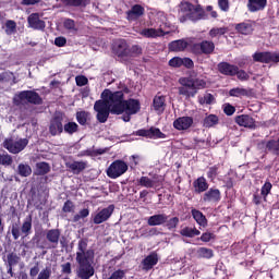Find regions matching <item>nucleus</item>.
<instances>
[{"label":"nucleus","mask_w":279,"mask_h":279,"mask_svg":"<svg viewBox=\"0 0 279 279\" xmlns=\"http://www.w3.org/2000/svg\"><path fill=\"white\" fill-rule=\"evenodd\" d=\"M197 256H199V258L210 259L215 256V253L213 252L211 248L201 247L197 250Z\"/></svg>","instance_id":"nucleus-33"},{"label":"nucleus","mask_w":279,"mask_h":279,"mask_svg":"<svg viewBox=\"0 0 279 279\" xmlns=\"http://www.w3.org/2000/svg\"><path fill=\"white\" fill-rule=\"evenodd\" d=\"M219 123V118L215 114H209L204 119L203 125L204 128H214Z\"/></svg>","instance_id":"nucleus-32"},{"label":"nucleus","mask_w":279,"mask_h":279,"mask_svg":"<svg viewBox=\"0 0 279 279\" xmlns=\"http://www.w3.org/2000/svg\"><path fill=\"white\" fill-rule=\"evenodd\" d=\"M218 5L220 10H222V12H228V10H230V4L228 0H219Z\"/></svg>","instance_id":"nucleus-56"},{"label":"nucleus","mask_w":279,"mask_h":279,"mask_svg":"<svg viewBox=\"0 0 279 279\" xmlns=\"http://www.w3.org/2000/svg\"><path fill=\"white\" fill-rule=\"evenodd\" d=\"M165 101V96H155L153 107L158 114H162L165 112V108H167V104Z\"/></svg>","instance_id":"nucleus-19"},{"label":"nucleus","mask_w":279,"mask_h":279,"mask_svg":"<svg viewBox=\"0 0 279 279\" xmlns=\"http://www.w3.org/2000/svg\"><path fill=\"white\" fill-rule=\"evenodd\" d=\"M62 274H71V263L61 265Z\"/></svg>","instance_id":"nucleus-62"},{"label":"nucleus","mask_w":279,"mask_h":279,"mask_svg":"<svg viewBox=\"0 0 279 279\" xmlns=\"http://www.w3.org/2000/svg\"><path fill=\"white\" fill-rule=\"evenodd\" d=\"M54 45L57 47H64V45H66V38H64V37H57L54 39Z\"/></svg>","instance_id":"nucleus-59"},{"label":"nucleus","mask_w":279,"mask_h":279,"mask_svg":"<svg viewBox=\"0 0 279 279\" xmlns=\"http://www.w3.org/2000/svg\"><path fill=\"white\" fill-rule=\"evenodd\" d=\"M267 149L274 151L275 154H279V145L277 141L268 142Z\"/></svg>","instance_id":"nucleus-50"},{"label":"nucleus","mask_w":279,"mask_h":279,"mask_svg":"<svg viewBox=\"0 0 279 279\" xmlns=\"http://www.w3.org/2000/svg\"><path fill=\"white\" fill-rule=\"evenodd\" d=\"M223 34H228L227 27H215L209 31L210 38H219L223 36Z\"/></svg>","instance_id":"nucleus-36"},{"label":"nucleus","mask_w":279,"mask_h":279,"mask_svg":"<svg viewBox=\"0 0 279 279\" xmlns=\"http://www.w3.org/2000/svg\"><path fill=\"white\" fill-rule=\"evenodd\" d=\"M254 62H264L268 64V62H279V53L271 52H256L253 54Z\"/></svg>","instance_id":"nucleus-10"},{"label":"nucleus","mask_w":279,"mask_h":279,"mask_svg":"<svg viewBox=\"0 0 279 279\" xmlns=\"http://www.w3.org/2000/svg\"><path fill=\"white\" fill-rule=\"evenodd\" d=\"M49 132L51 136H58L64 132V126L62 125V119L53 118L50 122Z\"/></svg>","instance_id":"nucleus-13"},{"label":"nucleus","mask_w":279,"mask_h":279,"mask_svg":"<svg viewBox=\"0 0 279 279\" xmlns=\"http://www.w3.org/2000/svg\"><path fill=\"white\" fill-rule=\"evenodd\" d=\"M225 114H228V117H232V113L235 112V109L232 105L226 104L223 106Z\"/></svg>","instance_id":"nucleus-58"},{"label":"nucleus","mask_w":279,"mask_h":279,"mask_svg":"<svg viewBox=\"0 0 279 279\" xmlns=\"http://www.w3.org/2000/svg\"><path fill=\"white\" fill-rule=\"evenodd\" d=\"M94 110L97 112V120L99 123H106L108 117L111 114H123L122 120L128 123L132 114H136L141 110V102L136 99H123V92H111L105 89L101 94V100H98L94 105Z\"/></svg>","instance_id":"nucleus-1"},{"label":"nucleus","mask_w":279,"mask_h":279,"mask_svg":"<svg viewBox=\"0 0 279 279\" xmlns=\"http://www.w3.org/2000/svg\"><path fill=\"white\" fill-rule=\"evenodd\" d=\"M192 217L193 219H195L198 226H202V228H206V226L208 225V221L206 220V216L197 209L192 210Z\"/></svg>","instance_id":"nucleus-24"},{"label":"nucleus","mask_w":279,"mask_h":279,"mask_svg":"<svg viewBox=\"0 0 279 279\" xmlns=\"http://www.w3.org/2000/svg\"><path fill=\"white\" fill-rule=\"evenodd\" d=\"M75 205L71 201H66L63 205V213H73Z\"/></svg>","instance_id":"nucleus-52"},{"label":"nucleus","mask_w":279,"mask_h":279,"mask_svg":"<svg viewBox=\"0 0 279 279\" xmlns=\"http://www.w3.org/2000/svg\"><path fill=\"white\" fill-rule=\"evenodd\" d=\"M39 2H40V0H23L22 1L23 5H34Z\"/></svg>","instance_id":"nucleus-64"},{"label":"nucleus","mask_w":279,"mask_h":279,"mask_svg":"<svg viewBox=\"0 0 279 279\" xmlns=\"http://www.w3.org/2000/svg\"><path fill=\"white\" fill-rule=\"evenodd\" d=\"M238 80H241L242 82H245V80H250V74H247V72L243 71V70H236L235 73Z\"/></svg>","instance_id":"nucleus-51"},{"label":"nucleus","mask_w":279,"mask_h":279,"mask_svg":"<svg viewBox=\"0 0 279 279\" xmlns=\"http://www.w3.org/2000/svg\"><path fill=\"white\" fill-rule=\"evenodd\" d=\"M7 260H8L9 267H14V266L19 265L21 257H19V255H16V253H10L7 256Z\"/></svg>","instance_id":"nucleus-39"},{"label":"nucleus","mask_w":279,"mask_h":279,"mask_svg":"<svg viewBox=\"0 0 279 279\" xmlns=\"http://www.w3.org/2000/svg\"><path fill=\"white\" fill-rule=\"evenodd\" d=\"M87 163L86 161H74L69 165V168L74 172V173H81V171H84L86 169Z\"/></svg>","instance_id":"nucleus-31"},{"label":"nucleus","mask_w":279,"mask_h":279,"mask_svg":"<svg viewBox=\"0 0 279 279\" xmlns=\"http://www.w3.org/2000/svg\"><path fill=\"white\" fill-rule=\"evenodd\" d=\"M193 125V119L191 117H180L173 122V128L179 131L189 130Z\"/></svg>","instance_id":"nucleus-12"},{"label":"nucleus","mask_w":279,"mask_h":279,"mask_svg":"<svg viewBox=\"0 0 279 279\" xmlns=\"http://www.w3.org/2000/svg\"><path fill=\"white\" fill-rule=\"evenodd\" d=\"M158 265V254L151 253L143 260V269L149 270L154 266Z\"/></svg>","instance_id":"nucleus-20"},{"label":"nucleus","mask_w":279,"mask_h":279,"mask_svg":"<svg viewBox=\"0 0 279 279\" xmlns=\"http://www.w3.org/2000/svg\"><path fill=\"white\" fill-rule=\"evenodd\" d=\"M167 215L165 214H158V215H154V216H150L148 218V226H162V223H167Z\"/></svg>","instance_id":"nucleus-22"},{"label":"nucleus","mask_w":279,"mask_h":279,"mask_svg":"<svg viewBox=\"0 0 279 279\" xmlns=\"http://www.w3.org/2000/svg\"><path fill=\"white\" fill-rule=\"evenodd\" d=\"M76 262L78 263L77 276L81 279H90L95 276L93 267V251H86V242L80 241L76 252Z\"/></svg>","instance_id":"nucleus-2"},{"label":"nucleus","mask_w":279,"mask_h":279,"mask_svg":"<svg viewBox=\"0 0 279 279\" xmlns=\"http://www.w3.org/2000/svg\"><path fill=\"white\" fill-rule=\"evenodd\" d=\"M145 14V9L138 4L132 7V9L128 12V20L129 21H136L141 19Z\"/></svg>","instance_id":"nucleus-18"},{"label":"nucleus","mask_w":279,"mask_h":279,"mask_svg":"<svg viewBox=\"0 0 279 279\" xmlns=\"http://www.w3.org/2000/svg\"><path fill=\"white\" fill-rule=\"evenodd\" d=\"M90 215V210L88 208L82 209L78 214L74 216V221H80V219H86Z\"/></svg>","instance_id":"nucleus-45"},{"label":"nucleus","mask_w":279,"mask_h":279,"mask_svg":"<svg viewBox=\"0 0 279 279\" xmlns=\"http://www.w3.org/2000/svg\"><path fill=\"white\" fill-rule=\"evenodd\" d=\"M235 123H238V125H241L242 128H256V122L254 121V118L246 114L238 116L235 118Z\"/></svg>","instance_id":"nucleus-16"},{"label":"nucleus","mask_w":279,"mask_h":279,"mask_svg":"<svg viewBox=\"0 0 279 279\" xmlns=\"http://www.w3.org/2000/svg\"><path fill=\"white\" fill-rule=\"evenodd\" d=\"M157 25L151 28H142L138 34L140 36H143L144 38H160L161 36H165L167 32H165V27H167V16L165 13H158L157 17Z\"/></svg>","instance_id":"nucleus-5"},{"label":"nucleus","mask_w":279,"mask_h":279,"mask_svg":"<svg viewBox=\"0 0 279 279\" xmlns=\"http://www.w3.org/2000/svg\"><path fill=\"white\" fill-rule=\"evenodd\" d=\"M17 99H20V101H28L29 104H43V99L36 92H22L17 95L15 101Z\"/></svg>","instance_id":"nucleus-11"},{"label":"nucleus","mask_w":279,"mask_h":279,"mask_svg":"<svg viewBox=\"0 0 279 279\" xmlns=\"http://www.w3.org/2000/svg\"><path fill=\"white\" fill-rule=\"evenodd\" d=\"M221 199V192L217 189H210L204 195V202H219Z\"/></svg>","instance_id":"nucleus-23"},{"label":"nucleus","mask_w":279,"mask_h":279,"mask_svg":"<svg viewBox=\"0 0 279 279\" xmlns=\"http://www.w3.org/2000/svg\"><path fill=\"white\" fill-rule=\"evenodd\" d=\"M230 97H247L250 95V92L247 89L242 88V87H234L229 90Z\"/></svg>","instance_id":"nucleus-30"},{"label":"nucleus","mask_w":279,"mask_h":279,"mask_svg":"<svg viewBox=\"0 0 279 279\" xmlns=\"http://www.w3.org/2000/svg\"><path fill=\"white\" fill-rule=\"evenodd\" d=\"M64 29H68L70 34H77V25L75 21L68 19L63 22Z\"/></svg>","instance_id":"nucleus-34"},{"label":"nucleus","mask_w":279,"mask_h":279,"mask_svg":"<svg viewBox=\"0 0 279 279\" xmlns=\"http://www.w3.org/2000/svg\"><path fill=\"white\" fill-rule=\"evenodd\" d=\"M201 51L203 53H213V51H215V44L208 40L203 41L201 44Z\"/></svg>","instance_id":"nucleus-37"},{"label":"nucleus","mask_w":279,"mask_h":279,"mask_svg":"<svg viewBox=\"0 0 279 279\" xmlns=\"http://www.w3.org/2000/svg\"><path fill=\"white\" fill-rule=\"evenodd\" d=\"M182 66H186V69H192L193 60H191L189 58H183L182 59Z\"/></svg>","instance_id":"nucleus-61"},{"label":"nucleus","mask_w":279,"mask_h":279,"mask_svg":"<svg viewBox=\"0 0 279 279\" xmlns=\"http://www.w3.org/2000/svg\"><path fill=\"white\" fill-rule=\"evenodd\" d=\"M126 171L128 163H125V161L123 160H116L107 169V175L112 180H117V178H121V175H123V173H125Z\"/></svg>","instance_id":"nucleus-7"},{"label":"nucleus","mask_w":279,"mask_h":279,"mask_svg":"<svg viewBox=\"0 0 279 279\" xmlns=\"http://www.w3.org/2000/svg\"><path fill=\"white\" fill-rule=\"evenodd\" d=\"M208 190V183L206 182V179L201 177L196 181H194V191L196 193H204V191Z\"/></svg>","instance_id":"nucleus-27"},{"label":"nucleus","mask_w":279,"mask_h":279,"mask_svg":"<svg viewBox=\"0 0 279 279\" xmlns=\"http://www.w3.org/2000/svg\"><path fill=\"white\" fill-rule=\"evenodd\" d=\"M14 77V74L12 72H4L0 74V81L1 82H10Z\"/></svg>","instance_id":"nucleus-57"},{"label":"nucleus","mask_w":279,"mask_h":279,"mask_svg":"<svg viewBox=\"0 0 279 279\" xmlns=\"http://www.w3.org/2000/svg\"><path fill=\"white\" fill-rule=\"evenodd\" d=\"M0 165H3L4 167H9V165H12V156L8 154L0 155Z\"/></svg>","instance_id":"nucleus-46"},{"label":"nucleus","mask_w":279,"mask_h":279,"mask_svg":"<svg viewBox=\"0 0 279 279\" xmlns=\"http://www.w3.org/2000/svg\"><path fill=\"white\" fill-rule=\"evenodd\" d=\"M113 213H114V205H110L104 209H100L93 216V222L96 223V226H99V223H104L105 221H108V218L112 217Z\"/></svg>","instance_id":"nucleus-9"},{"label":"nucleus","mask_w":279,"mask_h":279,"mask_svg":"<svg viewBox=\"0 0 279 279\" xmlns=\"http://www.w3.org/2000/svg\"><path fill=\"white\" fill-rule=\"evenodd\" d=\"M181 87L179 88L180 95H184L185 97H195L197 90L202 88H206V81L202 78H186L182 77L179 80Z\"/></svg>","instance_id":"nucleus-3"},{"label":"nucleus","mask_w":279,"mask_h":279,"mask_svg":"<svg viewBox=\"0 0 279 279\" xmlns=\"http://www.w3.org/2000/svg\"><path fill=\"white\" fill-rule=\"evenodd\" d=\"M213 239H215V234H213L210 232H205L201 236V241H203V243H208V242L213 241Z\"/></svg>","instance_id":"nucleus-53"},{"label":"nucleus","mask_w":279,"mask_h":279,"mask_svg":"<svg viewBox=\"0 0 279 279\" xmlns=\"http://www.w3.org/2000/svg\"><path fill=\"white\" fill-rule=\"evenodd\" d=\"M198 101L201 106H210V104L215 102V96H213L211 94H205L198 98Z\"/></svg>","instance_id":"nucleus-38"},{"label":"nucleus","mask_w":279,"mask_h":279,"mask_svg":"<svg viewBox=\"0 0 279 279\" xmlns=\"http://www.w3.org/2000/svg\"><path fill=\"white\" fill-rule=\"evenodd\" d=\"M75 82L78 86H86L88 84V78H86V76L80 75L75 77Z\"/></svg>","instance_id":"nucleus-55"},{"label":"nucleus","mask_w":279,"mask_h":279,"mask_svg":"<svg viewBox=\"0 0 279 279\" xmlns=\"http://www.w3.org/2000/svg\"><path fill=\"white\" fill-rule=\"evenodd\" d=\"M235 29L240 34H244V36H247L248 34H252V32H254V28L252 27V23L250 22H243L241 24H238L235 26Z\"/></svg>","instance_id":"nucleus-28"},{"label":"nucleus","mask_w":279,"mask_h":279,"mask_svg":"<svg viewBox=\"0 0 279 279\" xmlns=\"http://www.w3.org/2000/svg\"><path fill=\"white\" fill-rule=\"evenodd\" d=\"M16 32V22L10 20L5 23V33L10 36Z\"/></svg>","instance_id":"nucleus-42"},{"label":"nucleus","mask_w":279,"mask_h":279,"mask_svg":"<svg viewBox=\"0 0 279 279\" xmlns=\"http://www.w3.org/2000/svg\"><path fill=\"white\" fill-rule=\"evenodd\" d=\"M267 5V0H248L247 8L250 12H258L259 10H265Z\"/></svg>","instance_id":"nucleus-21"},{"label":"nucleus","mask_w":279,"mask_h":279,"mask_svg":"<svg viewBox=\"0 0 279 279\" xmlns=\"http://www.w3.org/2000/svg\"><path fill=\"white\" fill-rule=\"evenodd\" d=\"M178 223H180V219L178 217L171 218L167 221L168 230H173V228H178Z\"/></svg>","instance_id":"nucleus-48"},{"label":"nucleus","mask_w":279,"mask_h":279,"mask_svg":"<svg viewBox=\"0 0 279 279\" xmlns=\"http://www.w3.org/2000/svg\"><path fill=\"white\" fill-rule=\"evenodd\" d=\"M39 271L40 270L38 269V266H35V267L31 268V271H29L31 278H36V276H38Z\"/></svg>","instance_id":"nucleus-63"},{"label":"nucleus","mask_w":279,"mask_h":279,"mask_svg":"<svg viewBox=\"0 0 279 279\" xmlns=\"http://www.w3.org/2000/svg\"><path fill=\"white\" fill-rule=\"evenodd\" d=\"M158 182H160L156 177L150 179L149 177H141L137 180V184L140 186H144V189H156L158 187Z\"/></svg>","instance_id":"nucleus-15"},{"label":"nucleus","mask_w":279,"mask_h":279,"mask_svg":"<svg viewBox=\"0 0 279 279\" xmlns=\"http://www.w3.org/2000/svg\"><path fill=\"white\" fill-rule=\"evenodd\" d=\"M179 14L182 23L189 20L199 21V19H204V9L202 5H193L191 2H181Z\"/></svg>","instance_id":"nucleus-4"},{"label":"nucleus","mask_w":279,"mask_h":279,"mask_svg":"<svg viewBox=\"0 0 279 279\" xmlns=\"http://www.w3.org/2000/svg\"><path fill=\"white\" fill-rule=\"evenodd\" d=\"M28 24L33 29H45V22L40 20L38 13H33L28 16Z\"/></svg>","instance_id":"nucleus-17"},{"label":"nucleus","mask_w":279,"mask_h":279,"mask_svg":"<svg viewBox=\"0 0 279 279\" xmlns=\"http://www.w3.org/2000/svg\"><path fill=\"white\" fill-rule=\"evenodd\" d=\"M49 163L47 162L37 163V173H39V175H45V173H49Z\"/></svg>","instance_id":"nucleus-43"},{"label":"nucleus","mask_w":279,"mask_h":279,"mask_svg":"<svg viewBox=\"0 0 279 279\" xmlns=\"http://www.w3.org/2000/svg\"><path fill=\"white\" fill-rule=\"evenodd\" d=\"M180 234L193 239V236H199L201 232L196 228L185 227L180 231Z\"/></svg>","instance_id":"nucleus-29"},{"label":"nucleus","mask_w":279,"mask_h":279,"mask_svg":"<svg viewBox=\"0 0 279 279\" xmlns=\"http://www.w3.org/2000/svg\"><path fill=\"white\" fill-rule=\"evenodd\" d=\"M65 3H69L70 5H82L86 3L87 0H63Z\"/></svg>","instance_id":"nucleus-60"},{"label":"nucleus","mask_w":279,"mask_h":279,"mask_svg":"<svg viewBox=\"0 0 279 279\" xmlns=\"http://www.w3.org/2000/svg\"><path fill=\"white\" fill-rule=\"evenodd\" d=\"M113 49L118 56H128V43L125 40H118Z\"/></svg>","instance_id":"nucleus-25"},{"label":"nucleus","mask_w":279,"mask_h":279,"mask_svg":"<svg viewBox=\"0 0 279 279\" xmlns=\"http://www.w3.org/2000/svg\"><path fill=\"white\" fill-rule=\"evenodd\" d=\"M47 239L50 243L58 245V241H60V231L56 229L48 231Z\"/></svg>","instance_id":"nucleus-35"},{"label":"nucleus","mask_w":279,"mask_h":279,"mask_svg":"<svg viewBox=\"0 0 279 279\" xmlns=\"http://www.w3.org/2000/svg\"><path fill=\"white\" fill-rule=\"evenodd\" d=\"M77 122L81 125H85L86 121H88V112L86 111H80L76 113Z\"/></svg>","instance_id":"nucleus-44"},{"label":"nucleus","mask_w":279,"mask_h":279,"mask_svg":"<svg viewBox=\"0 0 279 279\" xmlns=\"http://www.w3.org/2000/svg\"><path fill=\"white\" fill-rule=\"evenodd\" d=\"M11 232H12V235L15 239V241L19 240L21 236H23V238L29 236V233L32 232V218L26 219L23 222L21 229L17 227V225H14L12 227Z\"/></svg>","instance_id":"nucleus-8"},{"label":"nucleus","mask_w":279,"mask_h":279,"mask_svg":"<svg viewBox=\"0 0 279 279\" xmlns=\"http://www.w3.org/2000/svg\"><path fill=\"white\" fill-rule=\"evenodd\" d=\"M29 141L27 138H8L3 142L4 149H8L10 154H21L25 147H27Z\"/></svg>","instance_id":"nucleus-6"},{"label":"nucleus","mask_w":279,"mask_h":279,"mask_svg":"<svg viewBox=\"0 0 279 279\" xmlns=\"http://www.w3.org/2000/svg\"><path fill=\"white\" fill-rule=\"evenodd\" d=\"M19 173L22 175V178H27L32 175V168L27 165H20L19 166Z\"/></svg>","instance_id":"nucleus-40"},{"label":"nucleus","mask_w":279,"mask_h":279,"mask_svg":"<svg viewBox=\"0 0 279 279\" xmlns=\"http://www.w3.org/2000/svg\"><path fill=\"white\" fill-rule=\"evenodd\" d=\"M189 47V43H186L184 39H179L175 41H172L169 45L170 51H184Z\"/></svg>","instance_id":"nucleus-26"},{"label":"nucleus","mask_w":279,"mask_h":279,"mask_svg":"<svg viewBox=\"0 0 279 279\" xmlns=\"http://www.w3.org/2000/svg\"><path fill=\"white\" fill-rule=\"evenodd\" d=\"M218 71L222 75L234 76V75H236L238 66L232 65L228 62H221V63L218 64Z\"/></svg>","instance_id":"nucleus-14"},{"label":"nucleus","mask_w":279,"mask_h":279,"mask_svg":"<svg viewBox=\"0 0 279 279\" xmlns=\"http://www.w3.org/2000/svg\"><path fill=\"white\" fill-rule=\"evenodd\" d=\"M63 130L66 134H75L77 132V123L69 122L64 125Z\"/></svg>","instance_id":"nucleus-41"},{"label":"nucleus","mask_w":279,"mask_h":279,"mask_svg":"<svg viewBox=\"0 0 279 279\" xmlns=\"http://www.w3.org/2000/svg\"><path fill=\"white\" fill-rule=\"evenodd\" d=\"M271 183L270 182H266L263 187H262V195L264 197V199L267 198V196L269 195V193H271Z\"/></svg>","instance_id":"nucleus-47"},{"label":"nucleus","mask_w":279,"mask_h":279,"mask_svg":"<svg viewBox=\"0 0 279 279\" xmlns=\"http://www.w3.org/2000/svg\"><path fill=\"white\" fill-rule=\"evenodd\" d=\"M169 66H172L174 69H178L182 66V58L174 57L169 61Z\"/></svg>","instance_id":"nucleus-49"},{"label":"nucleus","mask_w":279,"mask_h":279,"mask_svg":"<svg viewBox=\"0 0 279 279\" xmlns=\"http://www.w3.org/2000/svg\"><path fill=\"white\" fill-rule=\"evenodd\" d=\"M149 132L154 138H165V133L160 132L159 129H150Z\"/></svg>","instance_id":"nucleus-54"}]
</instances>
